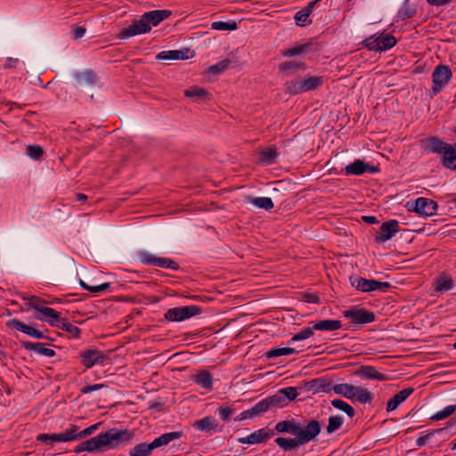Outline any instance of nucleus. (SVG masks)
I'll list each match as a JSON object with an SVG mask.
<instances>
[{
    "label": "nucleus",
    "instance_id": "f257e3e1",
    "mask_svg": "<svg viewBox=\"0 0 456 456\" xmlns=\"http://www.w3.org/2000/svg\"><path fill=\"white\" fill-rule=\"evenodd\" d=\"M321 424L316 419L306 421V429L294 438L277 437L276 444L285 452L292 451L314 440L321 433Z\"/></svg>",
    "mask_w": 456,
    "mask_h": 456
},
{
    "label": "nucleus",
    "instance_id": "f03ea898",
    "mask_svg": "<svg viewBox=\"0 0 456 456\" xmlns=\"http://www.w3.org/2000/svg\"><path fill=\"white\" fill-rule=\"evenodd\" d=\"M134 436V432L126 428H110L96 436L99 451L102 452L106 449H115L122 444H128L133 439Z\"/></svg>",
    "mask_w": 456,
    "mask_h": 456
},
{
    "label": "nucleus",
    "instance_id": "7ed1b4c3",
    "mask_svg": "<svg viewBox=\"0 0 456 456\" xmlns=\"http://www.w3.org/2000/svg\"><path fill=\"white\" fill-rule=\"evenodd\" d=\"M323 83L322 77H310L303 80H290L284 84V91L290 95L315 90Z\"/></svg>",
    "mask_w": 456,
    "mask_h": 456
},
{
    "label": "nucleus",
    "instance_id": "20e7f679",
    "mask_svg": "<svg viewBox=\"0 0 456 456\" xmlns=\"http://www.w3.org/2000/svg\"><path fill=\"white\" fill-rule=\"evenodd\" d=\"M452 71L447 65H438L432 73V92L435 95L439 94L442 89L450 82Z\"/></svg>",
    "mask_w": 456,
    "mask_h": 456
},
{
    "label": "nucleus",
    "instance_id": "39448f33",
    "mask_svg": "<svg viewBox=\"0 0 456 456\" xmlns=\"http://www.w3.org/2000/svg\"><path fill=\"white\" fill-rule=\"evenodd\" d=\"M201 314V308L197 305H185L168 309L165 318L171 322H182Z\"/></svg>",
    "mask_w": 456,
    "mask_h": 456
},
{
    "label": "nucleus",
    "instance_id": "423d86ee",
    "mask_svg": "<svg viewBox=\"0 0 456 456\" xmlns=\"http://www.w3.org/2000/svg\"><path fill=\"white\" fill-rule=\"evenodd\" d=\"M141 263L145 265H152L161 268L178 270L179 265L174 260L167 257H159L147 251H142L138 254Z\"/></svg>",
    "mask_w": 456,
    "mask_h": 456
},
{
    "label": "nucleus",
    "instance_id": "0eeeda50",
    "mask_svg": "<svg viewBox=\"0 0 456 456\" xmlns=\"http://www.w3.org/2000/svg\"><path fill=\"white\" fill-rule=\"evenodd\" d=\"M151 30V28L148 25L142 14L139 20H134L131 25L120 31V37L123 39L128 38L137 35L149 33Z\"/></svg>",
    "mask_w": 456,
    "mask_h": 456
},
{
    "label": "nucleus",
    "instance_id": "6e6552de",
    "mask_svg": "<svg viewBox=\"0 0 456 456\" xmlns=\"http://www.w3.org/2000/svg\"><path fill=\"white\" fill-rule=\"evenodd\" d=\"M344 316L355 324H365L375 320L374 313L363 308H351L344 312Z\"/></svg>",
    "mask_w": 456,
    "mask_h": 456
},
{
    "label": "nucleus",
    "instance_id": "1a4fd4ad",
    "mask_svg": "<svg viewBox=\"0 0 456 456\" xmlns=\"http://www.w3.org/2000/svg\"><path fill=\"white\" fill-rule=\"evenodd\" d=\"M274 436V431L272 429L261 428L250 435L238 438L240 444H255L265 443L269 438Z\"/></svg>",
    "mask_w": 456,
    "mask_h": 456
},
{
    "label": "nucleus",
    "instance_id": "9d476101",
    "mask_svg": "<svg viewBox=\"0 0 456 456\" xmlns=\"http://www.w3.org/2000/svg\"><path fill=\"white\" fill-rule=\"evenodd\" d=\"M306 429V422L302 424L295 419L280 421L275 426V430L279 433H289L298 435Z\"/></svg>",
    "mask_w": 456,
    "mask_h": 456
},
{
    "label": "nucleus",
    "instance_id": "9b49d317",
    "mask_svg": "<svg viewBox=\"0 0 456 456\" xmlns=\"http://www.w3.org/2000/svg\"><path fill=\"white\" fill-rule=\"evenodd\" d=\"M81 363L86 368H91L96 364H102L106 359V355L97 349H87L80 354Z\"/></svg>",
    "mask_w": 456,
    "mask_h": 456
},
{
    "label": "nucleus",
    "instance_id": "f8f14e48",
    "mask_svg": "<svg viewBox=\"0 0 456 456\" xmlns=\"http://www.w3.org/2000/svg\"><path fill=\"white\" fill-rule=\"evenodd\" d=\"M436 202L427 198H419L412 204V209L416 213L425 216H429L436 214Z\"/></svg>",
    "mask_w": 456,
    "mask_h": 456
},
{
    "label": "nucleus",
    "instance_id": "ddd939ff",
    "mask_svg": "<svg viewBox=\"0 0 456 456\" xmlns=\"http://www.w3.org/2000/svg\"><path fill=\"white\" fill-rule=\"evenodd\" d=\"M375 40L376 39L372 38H365L362 41V45L370 51L380 52L392 48L396 43L395 38L390 34H382V45L380 46L378 45V44H374Z\"/></svg>",
    "mask_w": 456,
    "mask_h": 456
},
{
    "label": "nucleus",
    "instance_id": "4468645a",
    "mask_svg": "<svg viewBox=\"0 0 456 456\" xmlns=\"http://www.w3.org/2000/svg\"><path fill=\"white\" fill-rule=\"evenodd\" d=\"M398 231V222L391 220L381 224L379 232L376 236L377 242H385L391 239Z\"/></svg>",
    "mask_w": 456,
    "mask_h": 456
},
{
    "label": "nucleus",
    "instance_id": "2eb2a0df",
    "mask_svg": "<svg viewBox=\"0 0 456 456\" xmlns=\"http://www.w3.org/2000/svg\"><path fill=\"white\" fill-rule=\"evenodd\" d=\"M354 375L359 376L365 379H375L379 381L389 380V377L384 373L378 371L373 366L362 365L357 370Z\"/></svg>",
    "mask_w": 456,
    "mask_h": 456
},
{
    "label": "nucleus",
    "instance_id": "dca6fc26",
    "mask_svg": "<svg viewBox=\"0 0 456 456\" xmlns=\"http://www.w3.org/2000/svg\"><path fill=\"white\" fill-rule=\"evenodd\" d=\"M36 307V311L39 314L37 319L45 322L47 321L52 326H56L60 321V313L50 307Z\"/></svg>",
    "mask_w": 456,
    "mask_h": 456
},
{
    "label": "nucleus",
    "instance_id": "f3484780",
    "mask_svg": "<svg viewBox=\"0 0 456 456\" xmlns=\"http://www.w3.org/2000/svg\"><path fill=\"white\" fill-rule=\"evenodd\" d=\"M172 12L169 10H154L143 13V16L149 26L156 27L164 20L170 17Z\"/></svg>",
    "mask_w": 456,
    "mask_h": 456
},
{
    "label": "nucleus",
    "instance_id": "a211bd4d",
    "mask_svg": "<svg viewBox=\"0 0 456 456\" xmlns=\"http://www.w3.org/2000/svg\"><path fill=\"white\" fill-rule=\"evenodd\" d=\"M305 387L307 391L314 394L321 392L327 393L332 390L330 382L322 378L312 379L306 382Z\"/></svg>",
    "mask_w": 456,
    "mask_h": 456
},
{
    "label": "nucleus",
    "instance_id": "6ab92c4d",
    "mask_svg": "<svg viewBox=\"0 0 456 456\" xmlns=\"http://www.w3.org/2000/svg\"><path fill=\"white\" fill-rule=\"evenodd\" d=\"M412 387H407L395 394L387 403V411H395L402 403H403L412 393Z\"/></svg>",
    "mask_w": 456,
    "mask_h": 456
},
{
    "label": "nucleus",
    "instance_id": "aec40b11",
    "mask_svg": "<svg viewBox=\"0 0 456 456\" xmlns=\"http://www.w3.org/2000/svg\"><path fill=\"white\" fill-rule=\"evenodd\" d=\"M189 48H184L182 50H170V51H163L159 53L156 58L158 60H167V61H173V60H187L190 58Z\"/></svg>",
    "mask_w": 456,
    "mask_h": 456
},
{
    "label": "nucleus",
    "instance_id": "412c9836",
    "mask_svg": "<svg viewBox=\"0 0 456 456\" xmlns=\"http://www.w3.org/2000/svg\"><path fill=\"white\" fill-rule=\"evenodd\" d=\"M448 143L436 137H431L422 142V147L427 152L442 154Z\"/></svg>",
    "mask_w": 456,
    "mask_h": 456
},
{
    "label": "nucleus",
    "instance_id": "4be33fe9",
    "mask_svg": "<svg viewBox=\"0 0 456 456\" xmlns=\"http://www.w3.org/2000/svg\"><path fill=\"white\" fill-rule=\"evenodd\" d=\"M184 95L196 102H201L210 98V94L205 88L197 86L185 90Z\"/></svg>",
    "mask_w": 456,
    "mask_h": 456
},
{
    "label": "nucleus",
    "instance_id": "5701e85b",
    "mask_svg": "<svg viewBox=\"0 0 456 456\" xmlns=\"http://www.w3.org/2000/svg\"><path fill=\"white\" fill-rule=\"evenodd\" d=\"M10 325L12 328H14L15 330L21 331L30 337H33L36 338H44V335L40 330H37L35 328L20 322L19 320L13 319V320L10 321Z\"/></svg>",
    "mask_w": 456,
    "mask_h": 456
},
{
    "label": "nucleus",
    "instance_id": "b1692460",
    "mask_svg": "<svg viewBox=\"0 0 456 456\" xmlns=\"http://www.w3.org/2000/svg\"><path fill=\"white\" fill-rule=\"evenodd\" d=\"M22 346L26 350L35 351L45 356L53 357L55 355L54 350L45 347L44 343L27 341L23 342Z\"/></svg>",
    "mask_w": 456,
    "mask_h": 456
},
{
    "label": "nucleus",
    "instance_id": "393cba45",
    "mask_svg": "<svg viewBox=\"0 0 456 456\" xmlns=\"http://www.w3.org/2000/svg\"><path fill=\"white\" fill-rule=\"evenodd\" d=\"M442 163L448 169H456V151L451 144L442 153Z\"/></svg>",
    "mask_w": 456,
    "mask_h": 456
},
{
    "label": "nucleus",
    "instance_id": "a878e982",
    "mask_svg": "<svg viewBox=\"0 0 456 456\" xmlns=\"http://www.w3.org/2000/svg\"><path fill=\"white\" fill-rule=\"evenodd\" d=\"M312 323L313 329L316 330L334 331L342 327V323L338 320H322Z\"/></svg>",
    "mask_w": 456,
    "mask_h": 456
},
{
    "label": "nucleus",
    "instance_id": "bb28decb",
    "mask_svg": "<svg viewBox=\"0 0 456 456\" xmlns=\"http://www.w3.org/2000/svg\"><path fill=\"white\" fill-rule=\"evenodd\" d=\"M351 285L354 287L357 290L362 292H370L373 291V280H368L362 277H351L350 278Z\"/></svg>",
    "mask_w": 456,
    "mask_h": 456
},
{
    "label": "nucleus",
    "instance_id": "cd10ccee",
    "mask_svg": "<svg viewBox=\"0 0 456 456\" xmlns=\"http://www.w3.org/2000/svg\"><path fill=\"white\" fill-rule=\"evenodd\" d=\"M182 436L181 432H170L166 433L158 438L154 439L151 444V447L152 450L160 447L162 445H166L169 444L171 441L180 438Z\"/></svg>",
    "mask_w": 456,
    "mask_h": 456
},
{
    "label": "nucleus",
    "instance_id": "c85d7f7f",
    "mask_svg": "<svg viewBox=\"0 0 456 456\" xmlns=\"http://www.w3.org/2000/svg\"><path fill=\"white\" fill-rule=\"evenodd\" d=\"M193 381L205 389L210 390L213 387V379L208 370H201L192 378Z\"/></svg>",
    "mask_w": 456,
    "mask_h": 456
},
{
    "label": "nucleus",
    "instance_id": "c756f323",
    "mask_svg": "<svg viewBox=\"0 0 456 456\" xmlns=\"http://www.w3.org/2000/svg\"><path fill=\"white\" fill-rule=\"evenodd\" d=\"M78 428L72 425L63 433L53 434L52 442H69L77 439V431Z\"/></svg>",
    "mask_w": 456,
    "mask_h": 456
},
{
    "label": "nucleus",
    "instance_id": "7c9ffc66",
    "mask_svg": "<svg viewBox=\"0 0 456 456\" xmlns=\"http://www.w3.org/2000/svg\"><path fill=\"white\" fill-rule=\"evenodd\" d=\"M76 86H93L96 81L94 73L91 70H86L82 73L75 75Z\"/></svg>",
    "mask_w": 456,
    "mask_h": 456
},
{
    "label": "nucleus",
    "instance_id": "2f4dec72",
    "mask_svg": "<svg viewBox=\"0 0 456 456\" xmlns=\"http://www.w3.org/2000/svg\"><path fill=\"white\" fill-rule=\"evenodd\" d=\"M332 390L337 394L343 395L347 399L354 398V391H356V387L347 383H341L335 385L332 387Z\"/></svg>",
    "mask_w": 456,
    "mask_h": 456
},
{
    "label": "nucleus",
    "instance_id": "473e14b6",
    "mask_svg": "<svg viewBox=\"0 0 456 456\" xmlns=\"http://www.w3.org/2000/svg\"><path fill=\"white\" fill-rule=\"evenodd\" d=\"M193 427L200 431L214 432L216 429V420L211 417H205L194 422Z\"/></svg>",
    "mask_w": 456,
    "mask_h": 456
},
{
    "label": "nucleus",
    "instance_id": "72a5a7b5",
    "mask_svg": "<svg viewBox=\"0 0 456 456\" xmlns=\"http://www.w3.org/2000/svg\"><path fill=\"white\" fill-rule=\"evenodd\" d=\"M84 451H87L89 452H100L96 436L82 442L74 450L76 453H80Z\"/></svg>",
    "mask_w": 456,
    "mask_h": 456
},
{
    "label": "nucleus",
    "instance_id": "f704fd0d",
    "mask_svg": "<svg viewBox=\"0 0 456 456\" xmlns=\"http://www.w3.org/2000/svg\"><path fill=\"white\" fill-rule=\"evenodd\" d=\"M368 168V164H365L363 161L357 159L346 167V174L359 175L365 173Z\"/></svg>",
    "mask_w": 456,
    "mask_h": 456
},
{
    "label": "nucleus",
    "instance_id": "c9c22d12",
    "mask_svg": "<svg viewBox=\"0 0 456 456\" xmlns=\"http://www.w3.org/2000/svg\"><path fill=\"white\" fill-rule=\"evenodd\" d=\"M279 153L275 148H267L260 152L259 160L265 164H273L275 162Z\"/></svg>",
    "mask_w": 456,
    "mask_h": 456
},
{
    "label": "nucleus",
    "instance_id": "e433bc0d",
    "mask_svg": "<svg viewBox=\"0 0 456 456\" xmlns=\"http://www.w3.org/2000/svg\"><path fill=\"white\" fill-rule=\"evenodd\" d=\"M56 326L67 331L72 338H79L80 336V330L69 322L66 319H60Z\"/></svg>",
    "mask_w": 456,
    "mask_h": 456
},
{
    "label": "nucleus",
    "instance_id": "4c0bfd02",
    "mask_svg": "<svg viewBox=\"0 0 456 456\" xmlns=\"http://www.w3.org/2000/svg\"><path fill=\"white\" fill-rule=\"evenodd\" d=\"M249 203L257 207L258 208H263L265 210H270L273 208V202L271 198L268 197H255L249 200Z\"/></svg>",
    "mask_w": 456,
    "mask_h": 456
},
{
    "label": "nucleus",
    "instance_id": "58836bf2",
    "mask_svg": "<svg viewBox=\"0 0 456 456\" xmlns=\"http://www.w3.org/2000/svg\"><path fill=\"white\" fill-rule=\"evenodd\" d=\"M152 451L150 444L142 443L135 445L129 452V456H149Z\"/></svg>",
    "mask_w": 456,
    "mask_h": 456
},
{
    "label": "nucleus",
    "instance_id": "ea45409f",
    "mask_svg": "<svg viewBox=\"0 0 456 456\" xmlns=\"http://www.w3.org/2000/svg\"><path fill=\"white\" fill-rule=\"evenodd\" d=\"M297 351L292 347H280L273 348L265 353L267 358H276L282 355H289L295 354Z\"/></svg>",
    "mask_w": 456,
    "mask_h": 456
},
{
    "label": "nucleus",
    "instance_id": "a19ab883",
    "mask_svg": "<svg viewBox=\"0 0 456 456\" xmlns=\"http://www.w3.org/2000/svg\"><path fill=\"white\" fill-rule=\"evenodd\" d=\"M331 405L336 409L345 411L351 418L354 416V409L350 404L340 399L332 400Z\"/></svg>",
    "mask_w": 456,
    "mask_h": 456
},
{
    "label": "nucleus",
    "instance_id": "79ce46f5",
    "mask_svg": "<svg viewBox=\"0 0 456 456\" xmlns=\"http://www.w3.org/2000/svg\"><path fill=\"white\" fill-rule=\"evenodd\" d=\"M305 65L303 62H297L295 61H287L279 65V69L284 72H289L296 69H305Z\"/></svg>",
    "mask_w": 456,
    "mask_h": 456
},
{
    "label": "nucleus",
    "instance_id": "37998d69",
    "mask_svg": "<svg viewBox=\"0 0 456 456\" xmlns=\"http://www.w3.org/2000/svg\"><path fill=\"white\" fill-rule=\"evenodd\" d=\"M269 403L272 407H284L288 404L287 398L281 393V390H279L276 394L268 396Z\"/></svg>",
    "mask_w": 456,
    "mask_h": 456
},
{
    "label": "nucleus",
    "instance_id": "c03bdc74",
    "mask_svg": "<svg viewBox=\"0 0 456 456\" xmlns=\"http://www.w3.org/2000/svg\"><path fill=\"white\" fill-rule=\"evenodd\" d=\"M372 394L367 388L356 387V391H354V398H356L360 403H370L372 400Z\"/></svg>",
    "mask_w": 456,
    "mask_h": 456
},
{
    "label": "nucleus",
    "instance_id": "a18cd8bd",
    "mask_svg": "<svg viewBox=\"0 0 456 456\" xmlns=\"http://www.w3.org/2000/svg\"><path fill=\"white\" fill-rule=\"evenodd\" d=\"M231 64L230 59H224L218 63L212 65L208 68V73L212 75H217L224 70L227 69Z\"/></svg>",
    "mask_w": 456,
    "mask_h": 456
},
{
    "label": "nucleus",
    "instance_id": "49530a36",
    "mask_svg": "<svg viewBox=\"0 0 456 456\" xmlns=\"http://www.w3.org/2000/svg\"><path fill=\"white\" fill-rule=\"evenodd\" d=\"M455 411H456V405H448V406L444 407L442 411H439L436 413H435L431 417V419L441 420V419H446L447 417L451 416Z\"/></svg>",
    "mask_w": 456,
    "mask_h": 456
},
{
    "label": "nucleus",
    "instance_id": "de8ad7c7",
    "mask_svg": "<svg viewBox=\"0 0 456 456\" xmlns=\"http://www.w3.org/2000/svg\"><path fill=\"white\" fill-rule=\"evenodd\" d=\"M343 424V418L341 416H330L327 426V432L331 434L338 430Z\"/></svg>",
    "mask_w": 456,
    "mask_h": 456
},
{
    "label": "nucleus",
    "instance_id": "09e8293b",
    "mask_svg": "<svg viewBox=\"0 0 456 456\" xmlns=\"http://www.w3.org/2000/svg\"><path fill=\"white\" fill-rule=\"evenodd\" d=\"M211 28L215 30H234L237 28L235 21H215L211 24Z\"/></svg>",
    "mask_w": 456,
    "mask_h": 456
},
{
    "label": "nucleus",
    "instance_id": "8fccbe9b",
    "mask_svg": "<svg viewBox=\"0 0 456 456\" xmlns=\"http://www.w3.org/2000/svg\"><path fill=\"white\" fill-rule=\"evenodd\" d=\"M27 154L33 159H40L44 154V150L39 145H28Z\"/></svg>",
    "mask_w": 456,
    "mask_h": 456
},
{
    "label": "nucleus",
    "instance_id": "3c124183",
    "mask_svg": "<svg viewBox=\"0 0 456 456\" xmlns=\"http://www.w3.org/2000/svg\"><path fill=\"white\" fill-rule=\"evenodd\" d=\"M309 46H310L309 44H303L297 47H293V48H290V49L285 51L282 54H283V56H287V57L298 55V54L306 53Z\"/></svg>",
    "mask_w": 456,
    "mask_h": 456
},
{
    "label": "nucleus",
    "instance_id": "603ef678",
    "mask_svg": "<svg viewBox=\"0 0 456 456\" xmlns=\"http://www.w3.org/2000/svg\"><path fill=\"white\" fill-rule=\"evenodd\" d=\"M81 287L92 293H98V292H102V291H104L106 290L107 289L110 288V283L108 282H105V283H102L101 285H98V286H89L87 285L85 281H83L82 280H80L79 281Z\"/></svg>",
    "mask_w": 456,
    "mask_h": 456
},
{
    "label": "nucleus",
    "instance_id": "864d4df0",
    "mask_svg": "<svg viewBox=\"0 0 456 456\" xmlns=\"http://www.w3.org/2000/svg\"><path fill=\"white\" fill-rule=\"evenodd\" d=\"M453 282L452 280L447 277H441L437 280L436 282V290H449L452 288Z\"/></svg>",
    "mask_w": 456,
    "mask_h": 456
},
{
    "label": "nucleus",
    "instance_id": "5fc2aeb1",
    "mask_svg": "<svg viewBox=\"0 0 456 456\" xmlns=\"http://www.w3.org/2000/svg\"><path fill=\"white\" fill-rule=\"evenodd\" d=\"M313 330H314L313 327L312 328H310V327L305 328L298 333L295 334L291 338V341H299V340H304V339L310 338L314 334Z\"/></svg>",
    "mask_w": 456,
    "mask_h": 456
},
{
    "label": "nucleus",
    "instance_id": "6e6d98bb",
    "mask_svg": "<svg viewBox=\"0 0 456 456\" xmlns=\"http://www.w3.org/2000/svg\"><path fill=\"white\" fill-rule=\"evenodd\" d=\"M281 393L287 398V403L294 400L298 395L297 389L294 387H289L280 389Z\"/></svg>",
    "mask_w": 456,
    "mask_h": 456
},
{
    "label": "nucleus",
    "instance_id": "4d7b16f0",
    "mask_svg": "<svg viewBox=\"0 0 456 456\" xmlns=\"http://www.w3.org/2000/svg\"><path fill=\"white\" fill-rule=\"evenodd\" d=\"M102 422H98L96 424H94L86 428H85L84 430L78 432V430L77 431V439H80V438H84V437H86L90 435H92L94 431H96L98 429V428L101 426Z\"/></svg>",
    "mask_w": 456,
    "mask_h": 456
},
{
    "label": "nucleus",
    "instance_id": "13d9d810",
    "mask_svg": "<svg viewBox=\"0 0 456 456\" xmlns=\"http://www.w3.org/2000/svg\"><path fill=\"white\" fill-rule=\"evenodd\" d=\"M255 406L259 414H262L271 409L269 399L267 397L258 402Z\"/></svg>",
    "mask_w": 456,
    "mask_h": 456
},
{
    "label": "nucleus",
    "instance_id": "bf43d9fd",
    "mask_svg": "<svg viewBox=\"0 0 456 456\" xmlns=\"http://www.w3.org/2000/svg\"><path fill=\"white\" fill-rule=\"evenodd\" d=\"M27 300H28L27 305L28 306V308H32V309L36 310L35 306L43 307V305H41V303H43V301L41 300V298H39L37 297L33 296V297H28Z\"/></svg>",
    "mask_w": 456,
    "mask_h": 456
},
{
    "label": "nucleus",
    "instance_id": "052dcab7",
    "mask_svg": "<svg viewBox=\"0 0 456 456\" xmlns=\"http://www.w3.org/2000/svg\"><path fill=\"white\" fill-rule=\"evenodd\" d=\"M105 387L106 386L104 384L89 385V386H86V387H82L80 392L82 394H88V393H91V392H94V391L100 390V389H102V388H103Z\"/></svg>",
    "mask_w": 456,
    "mask_h": 456
},
{
    "label": "nucleus",
    "instance_id": "680f3d73",
    "mask_svg": "<svg viewBox=\"0 0 456 456\" xmlns=\"http://www.w3.org/2000/svg\"><path fill=\"white\" fill-rule=\"evenodd\" d=\"M372 286H373V291H375V290L385 291L391 287V285L387 281H378L375 280H373Z\"/></svg>",
    "mask_w": 456,
    "mask_h": 456
},
{
    "label": "nucleus",
    "instance_id": "e2e57ef3",
    "mask_svg": "<svg viewBox=\"0 0 456 456\" xmlns=\"http://www.w3.org/2000/svg\"><path fill=\"white\" fill-rule=\"evenodd\" d=\"M303 299H304V301H305L307 303H314V304L319 303V301H320L319 296L314 293H304Z\"/></svg>",
    "mask_w": 456,
    "mask_h": 456
},
{
    "label": "nucleus",
    "instance_id": "0e129e2a",
    "mask_svg": "<svg viewBox=\"0 0 456 456\" xmlns=\"http://www.w3.org/2000/svg\"><path fill=\"white\" fill-rule=\"evenodd\" d=\"M436 432V430H434V431H432V432H430V433H428V434H427V435H425V436H419V437L417 439V441H416L417 446H418V447H422V446H424V445L427 444V442L430 439V437H431V436H432Z\"/></svg>",
    "mask_w": 456,
    "mask_h": 456
},
{
    "label": "nucleus",
    "instance_id": "69168bd1",
    "mask_svg": "<svg viewBox=\"0 0 456 456\" xmlns=\"http://www.w3.org/2000/svg\"><path fill=\"white\" fill-rule=\"evenodd\" d=\"M220 418L226 421L232 414V410L229 407L221 406L218 409Z\"/></svg>",
    "mask_w": 456,
    "mask_h": 456
},
{
    "label": "nucleus",
    "instance_id": "338daca9",
    "mask_svg": "<svg viewBox=\"0 0 456 456\" xmlns=\"http://www.w3.org/2000/svg\"><path fill=\"white\" fill-rule=\"evenodd\" d=\"M452 0H427V2L433 6H444L449 4Z\"/></svg>",
    "mask_w": 456,
    "mask_h": 456
},
{
    "label": "nucleus",
    "instance_id": "774afa93",
    "mask_svg": "<svg viewBox=\"0 0 456 456\" xmlns=\"http://www.w3.org/2000/svg\"><path fill=\"white\" fill-rule=\"evenodd\" d=\"M86 33V28L84 27H77L73 29L74 37L78 39L82 37Z\"/></svg>",
    "mask_w": 456,
    "mask_h": 456
}]
</instances>
